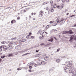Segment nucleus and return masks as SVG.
<instances>
[{
  "label": "nucleus",
  "instance_id": "41",
  "mask_svg": "<svg viewBox=\"0 0 76 76\" xmlns=\"http://www.w3.org/2000/svg\"><path fill=\"white\" fill-rule=\"evenodd\" d=\"M18 20L20 19V17H18L17 18Z\"/></svg>",
  "mask_w": 76,
  "mask_h": 76
},
{
  "label": "nucleus",
  "instance_id": "13",
  "mask_svg": "<svg viewBox=\"0 0 76 76\" xmlns=\"http://www.w3.org/2000/svg\"><path fill=\"white\" fill-rule=\"evenodd\" d=\"M44 59L46 61H47L48 60V56H46L44 58Z\"/></svg>",
  "mask_w": 76,
  "mask_h": 76
},
{
  "label": "nucleus",
  "instance_id": "38",
  "mask_svg": "<svg viewBox=\"0 0 76 76\" xmlns=\"http://www.w3.org/2000/svg\"><path fill=\"white\" fill-rule=\"evenodd\" d=\"M18 46H17L15 47V49H18Z\"/></svg>",
  "mask_w": 76,
  "mask_h": 76
},
{
  "label": "nucleus",
  "instance_id": "42",
  "mask_svg": "<svg viewBox=\"0 0 76 76\" xmlns=\"http://www.w3.org/2000/svg\"><path fill=\"white\" fill-rule=\"evenodd\" d=\"M57 31V30H54V32H56Z\"/></svg>",
  "mask_w": 76,
  "mask_h": 76
},
{
  "label": "nucleus",
  "instance_id": "14",
  "mask_svg": "<svg viewBox=\"0 0 76 76\" xmlns=\"http://www.w3.org/2000/svg\"><path fill=\"white\" fill-rule=\"evenodd\" d=\"M4 45H2L0 47V51H1V50H2L1 49V48H4Z\"/></svg>",
  "mask_w": 76,
  "mask_h": 76
},
{
  "label": "nucleus",
  "instance_id": "7",
  "mask_svg": "<svg viewBox=\"0 0 76 76\" xmlns=\"http://www.w3.org/2000/svg\"><path fill=\"white\" fill-rule=\"evenodd\" d=\"M74 36H72L70 38V39L69 41L72 42L73 41V39H74Z\"/></svg>",
  "mask_w": 76,
  "mask_h": 76
},
{
  "label": "nucleus",
  "instance_id": "45",
  "mask_svg": "<svg viewBox=\"0 0 76 76\" xmlns=\"http://www.w3.org/2000/svg\"><path fill=\"white\" fill-rule=\"evenodd\" d=\"M61 58H65L66 57L64 56H63L61 57Z\"/></svg>",
  "mask_w": 76,
  "mask_h": 76
},
{
  "label": "nucleus",
  "instance_id": "24",
  "mask_svg": "<svg viewBox=\"0 0 76 76\" xmlns=\"http://www.w3.org/2000/svg\"><path fill=\"white\" fill-rule=\"evenodd\" d=\"M54 22V21H51L50 22V23H53Z\"/></svg>",
  "mask_w": 76,
  "mask_h": 76
},
{
  "label": "nucleus",
  "instance_id": "35",
  "mask_svg": "<svg viewBox=\"0 0 76 76\" xmlns=\"http://www.w3.org/2000/svg\"><path fill=\"white\" fill-rule=\"evenodd\" d=\"M48 3V2H45L44 4H47V3Z\"/></svg>",
  "mask_w": 76,
  "mask_h": 76
},
{
  "label": "nucleus",
  "instance_id": "39",
  "mask_svg": "<svg viewBox=\"0 0 76 76\" xmlns=\"http://www.w3.org/2000/svg\"><path fill=\"white\" fill-rule=\"evenodd\" d=\"M66 0H62V2H63V3H64V2H65L66 1Z\"/></svg>",
  "mask_w": 76,
  "mask_h": 76
},
{
  "label": "nucleus",
  "instance_id": "54",
  "mask_svg": "<svg viewBox=\"0 0 76 76\" xmlns=\"http://www.w3.org/2000/svg\"><path fill=\"white\" fill-rule=\"evenodd\" d=\"M31 16H32L34 15V13L32 12V13H31Z\"/></svg>",
  "mask_w": 76,
  "mask_h": 76
},
{
  "label": "nucleus",
  "instance_id": "32",
  "mask_svg": "<svg viewBox=\"0 0 76 76\" xmlns=\"http://www.w3.org/2000/svg\"><path fill=\"white\" fill-rule=\"evenodd\" d=\"M72 73V70H69V73Z\"/></svg>",
  "mask_w": 76,
  "mask_h": 76
},
{
  "label": "nucleus",
  "instance_id": "37",
  "mask_svg": "<svg viewBox=\"0 0 76 76\" xmlns=\"http://www.w3.org/2000/svg\"><path fill=\"white\" fill-rule=\"evenodd\" d=\"M51 10H49V11L48 12V13H50L51 12Z\"/></svg>",
  "mask_w": 76,
  "mask_h": 76
},
{
  "label": "nucleus",
  "instance_id": "50",
  "mask_svg": "<svg viewBox=\"0 0 76 76\" xmlns=\"http://www.w3.org/2000/svg\"><path fill=\"white\" fill-rule=\"evenodd\" d=\"M31 63H29L28 64V66H29L30 65H31Z\"/></svg>",
  "mask_w": 76,
  "mask_h": 76
},
{
  "label": "nucleus",
  "instance_id": "6",
  "mask_svg": "<svg viewBox=\"0 0 76 76\" xmlns=\"http://www.w3.org/2000/svg\"><path fill=\"white\" fill-rule=\"evenodd\" d=\"M26 9H25V10H21L20 11V13H23L25 12H26Z\"/></svg>",
  "mask_w": 76,
  "mask_h": 76
},
{
  "label": "nucleus",
  "instance_id": "29",
  "mask_svg": "<svg viewBox=\"0 0 76 76\" xmlns=\"http://www.w3.org/2000/svg\"><path fill=\"white\" fill-rule=\"evenodd\" d=\"M22 70V68H19L17 69V70Z\"/></svg>",
  "mask_w": 76,
  "mask_h": 76
},
{
  "label": "nucleus",
  "instance_id": "22",
  "mask_svg": "<svg viewBox=\"0 0 76 76\" xmlns=\"http://www.w3.org/2000/svg\"><path fill=\"white\" fill-rule=\"evenodd\" d=\"M56 25H57V23H55L53 24V26H56Z\"/></svg>",
  "mask_w": 76,
  "mask_h": 76
},
{
  "label": "nucleus",
  "instance_id": "56",
  "mask_svg": "<svg viewBox=\"0 0 76 76\" xmlns=\"http://www.w3.org/2000/svg\"><path fill=\"white\" fill-rule=\"evenodd\" d=\"M28 71L29 72H31V69L29 70Z\"/></svg>",
  "mask_w": 76,
  "mask_h": 76
},
{
  "label": "nucleus",
  "instance_id": "17",
  "mask_svg": "<svg viewBox=\"0 0 76 76\" xmlns=\"http://www.w3.org/2000/svg\"><path fill=\"white\" fill-rule=\"evenodd\" d=\"M53 38H52L48 40V41H50V42H53Z\"/></svg>",
  "mask_w": 76,
  "mask_h": 76
},
{
  "label": "nucleus",
  "instance_id": "9",
  "mask_svg": "<svg viewBox=\"0 0 76 76\" xmlns=\"http://www.w3.org/2000/svg\"><path fill=\"white\" fill-rule=\"evenodd\" d=\"M63 5H62L61 6H58V7H57V8H58V9H60V10H61V9H63Z\"/></svg>",
  "mask_w": 76,
  "mask_h": 76
},
{
  "label": "nucleus",
  "instance_id": "19",
  "mask_svg": "<svg viewBox=\"0 0 76 76\" xmlns=\"http://www.w3.org/2000/svg\"><path fill=\"white\" fill-rule=\"evenodd\" d=\"M8 48L6 47V46H4V49H5V50H7Z\"/></svg>",
  "mask_w": 76,
  "mask_h": 76
},
{
  "label": "nucleus",
  "instance_id": "48",
  "mask_svg": "<svg viewBox=\"0 0 76 76\" xmlns=\"http://www.w3.org/2000/svg\"><path fill=\"white\" fill-rule=\"evenodd\" d=\"M38 65L37 64H35V65H34V66L35 67H37Z\"/></svg>",
  "mask_w": 76,
  "mask_h": 76
},
{
  "label": "nucleus",
  "instance_id": "28",
  "mask_svg": "<svg viewBox=\"0 0 76 76\" xmlns=\"http://www.w3.org/2000/svg\"><path fill=\"white\" fill-rule=\"evenodd\" d=\"M14 21L15 22H16L15 20H12L11 21V23H12V24L13 23H14L13 22H14Z\"/></svg>",
  "mask_w": 76,
  "mask_h": 76
},
{
  "label": "nucleus",
  "instance_id": "4",
  "mask_svg": "<svg viewBox=\"0 0 76 76\" xmlns=\"http://www.w3.org/2000/svg\"><path fill=\"white\" fill-rule=\"evenodd\" d=\"M65 67L64 69V70H66L65 71V72H66V73L67 72V71H68L67 70H69V69H67V68H69V66L66 65H65Z\"/></svg>",
  "mask_w": 76,
  "mask_h": 76
},
{
  "label": "nucleus",
  "instance_id": "53",
  "mask_svg": "<svg viewBox=\"0 0 76 76\" xmlns=\"http://www.w3.org/2000/svg\"><path fill=\"white\" fill-rule=\"evenodd\" d=\"M29 54V53H26L25 54L24 56H25V55H27V54Z\"/></svg>",
  "mask_w": 76,
  "mask_h": 76
},
{
  "label": "nucleus",
  "instance_id": "34",
  "mask_svg": "<svg viewBox=\"0 0 76 76\" xmlns=\"http://www.w3.org/2000/svg\"><path fill=\"white\" fill-rule=\"evenodd\" d=\"M31 38L32 39H34V38H35V37L33 36H31Z\"/></svg>",
  "mask_w": 76,
  "mask_h": 76
},
{
  "label": "nucleus",
  "instance_id": "33",
  "mask_svg": "<svg viewBox=\"0 0 76 76\" xmlns=\"http://www.w3.org/2000/svg\"><path fill=\"white\" fill-rule=\"evenodd\" d=\"M45 45V44H44V43H41V44H40V45H41L42 46V45Z\"/></svg>",
  "mask_w": 76,
  "mask_h": 76
},
{
  "label": "nucleus",
  "instance_id": "27",
  "mask_svg": "<svg viewBox=\"0 0 76 76\" xmlns=\"http://www.w3.org/2000/svg\"><path fill=\"white\" fill-rule=\"evenodd\" d=\"M53 7L54 8H56V7H57V5H56V4H54L53 5Z\"/></svg>",
  "mask_w": 76,
  "mask_h": 76
},
{
  "label": "nucleus",
  "instance_id": "23",
  "mask_svg": "<svg viewBox=\"0 0 76 76\" xmlns=\"http://www.w3.org/2000/svg\"><path fill=\"white\" fill-rule=\"evenodd\" d=\"M41 30H39L38 31V33H37L38 34H39L40 33H41Z\"/></svg>",
  "mask_w": 76,
  "mask_h": 76
},
{
  "label": "nucleus",
  "instance_id": "55",
  "mask_svg": "<svg viewBox=\"0 0 76 76\" xmlns=\"http://www.w3.org/2000/svg\"><path fill=\"white\" fill-rule=\"evenodd\" d=\"M72 74H74V73H75V72L74 71L72 72Z\"/></svg>",
  "mask_w": 76,
  "mask_h": 76
},
{
  "label": "nucleus",
  "instance_id": "46",
  "mask_svg": "<svg viewBox=\"0 0 76 76\" xmlns=\"http://www.w3.org/2000/svg\"><path fill=\"white\" fill-rule=\"evenodd\" d=\"M29 35H28L26 37V38H29Z\"/></svg>",
  "mask_w": 76,
  "mask_h": 76
},
{
  "label": "nucleus",
  "instance_id": "61",
  "mask_svg": "<svg viewBox=\"0 0 76 76\" xmlns=\"http://www.w3.org/2000/svg\"><path fill=\"white\" fill-rule=\"evenodd\" d=\"M75 74L76 75V70L75 72Z\"/></svg>",
  "mask_w": 76,
  "mask_h": 76
},
{
  "label": "nucleus",
  "instance_id": "11",
  "mask_svg": "<svg viewBox=\"0 0 76 76\" xmlns=\"http://www.w3.org/2000/svg\"><path fill=\"white\" fill-rule=\"evenodd\" d=\"M16 39H17V38H16V37L12 38L11 39V40H12V41H15Z\"/></svg>",
  "mask_w": 76,
  "mask_h": 76
},
{
  "label": "nucleus",
  "instance_id": "12",
  "mask_svg": "<svg viewBox=\"0 0 76 76\" xmlns=\"http://www.w3.org/2000/svg\"><path fill=\"white\" fill-rule=\"evenodd\" d=\"M13 44V42H10V43L8 45V46H10V45H12V44Z\"/></svg>",
  "mask_w": 76,
  "mask_h": 76
},
{
  "label": "nucleus",
  "instance_id": "44",
  "mask_svg": "<svg viewBox=\"0 0 76 76\" xmlns=\"http://www.w3.org/2000/svg\"><path fill=\"white\" fill-rule=\"evenodd\" d=\"M60 51V49H58L57 50V52H58V51Z\"/></svg>",
  "mask_w": 76,
  "mask_h": 76
},
{
  "label": "nucleus",
  "instance_id": "1",
  "mask_svg": "<svg viewBox=\"0 0 76 76\" xmlns=\"http://www.w3.org/2000/svg\"><path fill=\"white\" fill-rule=\"evenodd\" d=\"M62 34H73V32L72 30L70 31H63L62 32Z\"/></svg>",
  "mask_w": 76,
  "mask_h": 76
},
{
  "label": "nucleus",
  "instance_id": "57",
  "mask_svg": "<svg viewBox=\"0 0 76 76\" xmlns=\"http://www.w3.org/2000/svg\"><path fill=\"white\" fill-rule=\"evenodd\" d=\"M54 38L56 40H57V39H56V37H54Z\"/></svg>",
  "mask_w": 76,
  "mask_h": 76
},
{
  "label": "nucleus",
  "instance_id": "51",
  "mask_svg": "<svg viewBox=\"0 0 76 76\" xmlns=\"http://www.w3.org/2000/svg\"><path fill=\"white\" fill-rule=\"evenodd\" d=\"M30 64H32H32H34V63L32 62L31 63H30Z\"/></svg>",
  "mask_w": 76,
  "mask_h": 76
},
{
  "label": "nucleus",
  "instance_id": "3",
  "mask_svg": "<svg viewBox=\"0 0 76 76\" xmlns=\"http://www.w3.org/2000/svg\"><path fill=\"white\" fill-rule=\"evenodd\" d=\"M66 64L67 65H69V67H71V65H72V61H67L65 62Z\"/></svg>",
  "mask_w": 76,
  "mask_h": 76
},
{
  "label": "nucleus",
  "instance_id": "15",
  "mask_svg": "<svg viewBox=\"0 0 76 76\" xmlns=\"http://www.w3.org/2000/svg\"><path fill=\"white\" fill-rule=\"evenodd\" d=\"M49 28V25H48L46 26L45 28V30L46 31H47L48 29Z\"/></svg>",
  "mask_w": 76,
  "mask_h": 76
},
{
  "label": "nucleus",
  "instance_id": "43",
  "mask_svg": "<svg viewBox=\"0 0 76 76\" xmlns=\"http://www.w3.org/2000/svg\"><path fill=\"white\" fill-rule=\"evenodd\" d=\"M4 57H5V56H1V58H4Z\"/></svg>",
  "mask_w": 76,
  "mask_h": 76
},
{
  "label": "nucleus",
  "instance_id": "26",
  "mask_svg": "<svg viewBox=\"0 0 76 76\" xmlns=\"http://www.w3.org/2000/svg\"><path fill=\"white\" fill-rule=\"evenodd\" d=\"M6 41H3V42H2L1 43L2 44H5V43H6Z\"/></svg>",
  "mask_w": 76,
  "mask_h": 76
},
{
  "label": "nucleus",
  "instance_id": "10",
  "mask_svg": "<svg viewBox=\"0 0 76 76\" xmlns=\"http://www.w3.org/2000/svg\"><path fill=\"white\" fill-rule=\"evenodd\" d=\"M59 20H60V18L58 17L56 19V21L57 22V23H59V22H60V21Z\"/></svg>",
  "mask_w": 76,
  "mask_h": 76
},
{
  "label": "nucleus",
  "instance_id": "21",
  "mask_svg": "<svg viewBox=\"0 0 76 76\" xmlns=\"http://www.w3.org/2000/svg\"><path fill=\"white\" fill-rule=\"evenodd\" d=\"M9 47V50H11L12 49V45H10Z\"/></svg>",
  "mask_w": 76,
  "mask_h": 76
},
{
  "label": "nucleus",
  "instance_id": "8",
  "mask_svg": "<svg viewBox=\"0 0 76 76\" xmlns=\"http://www.w3.org/2000/svg\"><path fill=\"white\" fill-rule=\"evenodd\" d=\"M45 31L44 30H43L42 31H41V32L40 33V34L41 35H42V37H45V36H44V35H43V34L44 33Z\"/></svg>",
  "mask_w": 76,
  "mask_h": 76
},
{
  "label": "nucleus",
  "instance_id": "5",
  "mask_svg": "<svg viewBox=\"0 0 76 76\" xmlns=\"http://www.w3.org/2000/svg\"><path fill=\"white\" fill-rule=\"evenodd\" d=\"M39 17H42V13H43V12L42 11H41L39 12Z\"/></svg>",
  "mask_w": 76,
  "mask_h": 76
},
{
  "label": "nucleus",
  "instance_id": "16",
  "mask_svg": "<svg viewBox=\"0 0 76 76\" xmlns=\"http://www.w3.org/2000/svg\"><path fill=\"white\" fill-rule=\"evenodd\" d=\"M56 61H57V63H59V62H60V58L57 59L56 60Z\"/></svg>",
  "mask_w": 76,
  "mask_h": 76
},
{
  "label": "nucleus",
  "instance_id": "20",
  "mask_svg": "<svg viewBox=\"0 0 76 76\" xmlns=\"http://www.w3.org/2000/svg\"><path fill=\"white\" fill-rule=\"evenodd\" d=\"M51 9V12H54V10H53V7H51L50 8Z\"/></svg>",
  "mask_w": 76,
  "mask_h": 76
},
{
  "label": "nucleus",
  "instance_id": "58",
  "mask_svg": "<svg viewBox=\"0 0 76 76\" xmlns=\"http://www.w3.org/2000/svg\"><path fill=\"white\" fill-rule=\"evenodd\" d=\"M36 53H38V50H36Z\"/></svg>",
  "mask_w": 76,
  "mask_h": 76
},
{
  "label": "nucleus",
  "instance_id": "49",
  "mask_svg": "<svg viewBox=\"0 0 76 76\" xmlns=\"http://www.w3.org/2000/svg\"><path fill=\"white\" fill-rule=\"evenodd\" d=\"M29 35H32V33L30 32L29 33Z\"/></svg>",
  "mask_w": 76,
  "mask_h": 76
},
{
  "label": "nucleus",
  "instance_id": "31",
  "mask_svg": "<svg viewBox=\"0 0 76 76\" xmlns=\"http://www.w3.org/2000/svg\"><path fill=\"white\" fill-rule=\"evenodd\" d=\"M50 3L51 4V6H53V1H50Z\"/></svg>",
  "mask_w": 76,
  "mask_h": 76
},
{
  "label": "nucleus",
  "instance_id": "30",
  "mask_svg": "<svg viewBox=\"0 0 76 76\" xmlns=\"http://www.w3.org/2000/svg\"><path fill=\"white\" fill-rule=\"evenodd\" d=\"M43 37H41L40 36L39 37V39H40V40H42V39H43Z\"/></svg>",
  "mask_w": 76,
  "mask_h": 76
},
{
  "label": "nucleus",
  "instance_id": "64",
  "mask_svg": "<svg viewBox=\"0 0 76 76\" xmlns=\"http://www.w3.org/2000/svg\"><path fill=\"white\" fill-rule=\"evenodd\" d=\"M74 26H76V24H75L74 25Z\"/></svg>",
  "mask_w": 76,
  "mask_h": 76
},
{
  "label": "nucleus",
  "instance_id": "63",
  "mask_svg": "<svg viewBox=\"0 0 76 76\" xmlns=\"http://www.w3.org/2000/svg\"><path fill=\"white\" fill-rule=\"evenodd\" d=\"M1 54H2V53H0V55H1Z\"/></svg>",
  "mask_w": 76,
  "mask_h": 76
},
{
  "label": "nucleus",
  "instance_id": "36",
  "mask_svg": "<svg viewBox=\"0 0 76 76\" xmlns=\"http://www.w3.org/2000/svg\"><path fill=\"white\" fill-rule=\"evenodd\" d=\"M29 69H32V66H29Z\"/></svg>",
  "mask_w": 76,
  "mask_h": 76
},
{
  "label": "nucleus",
  "instance_id": "2",
  "mask_svg": "<svg viewBox=\"0 0 76 76\" xmlns=\"http://www.w3.org/2000/svg\"><path fill=\"white\" fill-rule=\"evenodd\" d=\"M64 19L62 18H61V20L59 22L60 25H61L64 24Z\"/></svg>",
  "mask_w": 76,
  "mask_h": 76
},
{
  "label": "nucleus",
  "instance_id": "60",
  "mask_svg": "<svg viewBox=\"0 0 76 76\" xmlns=\"http://www.w3.org/2000/svg\"><path fill=\"white\" fill-rule=\"evenodd\" d=\"M45 34H48V33L47 32H45Z\"/></svg>",
  "mask_w": 76,
  "mask_h": 76
},
{
  "label": "nucleus",
  "instance_id": "52",
  "mask_svg": "<svg viewBox=\"0 0 76 76\" xmlns=\"http://www.w3.org/2000/svg\"><path fill=\"white\" fill-rule=\"evenodd\" d=\"M69 0H66V2H67V3H68V2H69Z\"/></svg>",
  "mask_w": 76,
  "mask_h": 76
},
{
  "label": "nucleus",
  "instance_id": "18",
  "mask_svg": "<svg viewBox=\"0 0 76 76\" xmlns=\"http://www.w3.org/2000/svg\"><path fill=\"white\" fill-rule=\"evenodd\" d=\"M41 64H46V62L44 61H42L41 62Z\"/></svg>",
  "mask_w": 76,
  "mask_h": 76
},
{
  "label": "nucleus",
  "instance_id": "47",
  "mask_svg": "<svg viewBox=\"0 0 76 76\" xmlns=\"http://www.w3.org/2000/svg\"><path fill=\"white\" fill-rule=\"evenodd\" d=\"M72 76H76V75L75 74H74L72 75Z\"/></svg>",
  "mask_w": 76,
  "mask_h": 76
},
{
  "label": "nucleus",
  "instance_id": "40",
  "mask_svg": "<svg viewBox=\"0 0 76 76\" xmlns=\"http://www.w3.org/2000/svg\"><path fill=\"white\" fill-rule=\"evenodd\" d=\"M14 44H15V45H16V44H18V42H15Z\"/></svg>",
  "mask_w": 76,
  "mask_h": 76
},
{
  "label": "nucleus",
  "instance_id": "59",
  "mask_svg": "<svg viewBox=\"0 0 76 76\" xmlns=\"http://www.w3.org/2000/svg\"><path fill=\"white\" fill-rule=\"evenodd\" d=\"M9 8H10V7H8V8H6V9H9Z\"/></svg>",
  "mask_w": 76,
  "mask_h": 76
},
{
  "label": "nucleus",
  "instance_id": "62",
  "mask_svg": "<svg viewBox=\"0 0 76 76\" xmlns=\"http://www.w3.org/2000/svg\"><path fill=\"white\" fill-rule=\"evenodd\" d=\"M74 16H75V15H72V17Z\"/></svg>",
  "mask_w": 76,
  "mask_h": 76
},
{
  "label": "nucleus",
  "instance_id": "25",
  "mask_svg": "<svg viewBox=\"0 0 76 76\" xmlns=\"http://www.w3.org/2000/svg\"><path fill=\"white\" fill-rule=\"evenodd\" d=\"M13 56V54L12 53H10L9 54L8 57H10V56Z\"/></svg>",
  "mask_w": 76,
  "mask_h": 76
}]
</instances>
